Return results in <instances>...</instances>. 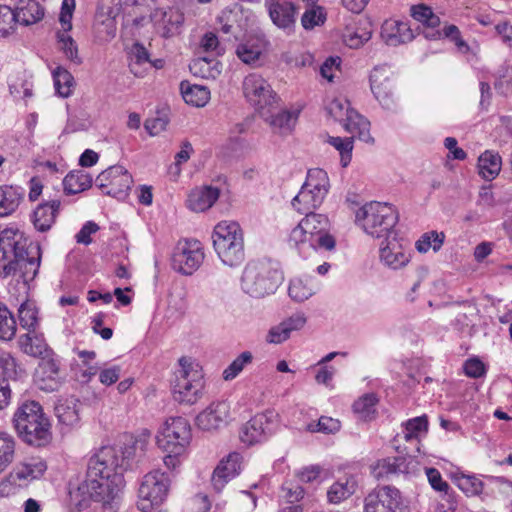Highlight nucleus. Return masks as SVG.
Here are the masks:
<instances>
[{
  "label": "nucleus",
  "instance_id": "obj_43",
  "mask_svg": "<svg viewBox=\"0 0 512 512\" xmlns=\"http://www.w3.org/2000/svg\"><path fill=\"white\" fill-rule=\"evenodd\" d=\"M15 451L14 437L5 431H0V474L13 463Z\"/></svg>",
  "mask_w": 512,
  "mask_h": 512
},
{
  "label": "nucleus",
  "instance_id": "obj_7",
  "mask_svg": "<svg viewBox=\"0 0 512 512\" xmlns=\"http://www.w3.org/2000/svg\"><path fill=\"white\" fill-rule=\"evenodd\" d=\"M212 239L214 249L225 265L235 267L244 261L243 231L237 222H219L214 227Z\"/></svg>",
  "mask_w": 512,
  "mask_h": 512
},
{
  "label": "nucleus",
  "instance_id": "obj_5",
  "mask_svg": "<svg viewBox=\"0 0 512 512\" xmlns=\"http://www.w3.org/2000/svg\"><path fill=\"white\" fill-rule=\"evenodd\" d=\"M119 452L117 446H105L89 459L85 478L89 485H99L97 481L105 480L115 487L124 486L123 470L127 463Z\"/></svg>",
  "mask_w": 512,
  "mask_h": 512
},
{
  "label": "nucleus",
  "instance_id": "obj_27",
  "mask_svg": "<svg viewBox=\"0 0 512 512\" xmlns=\"http://www.w3.org/2000/svg\"><path fill=\"white\" fill-rule=\"evenodd\" d=\"M261 117L271 127L274 133L280 135L291 133L297 120V114L287 110L277 111L275 113L270 110L267 112L261 111Z\"/></svg>",
  "mask_w": 512,
  "mask_h": 512
},
{
  "label": "nucleus",
  "instance_id": "obj_47",
  "mask_svg": "<svg viewBox=\"0 0 512 512\" xmlns=\"http://www.w3.org/2000/svg\"><path fill=\"white\" fill-rule=\"evenodd\" d=\"M378 399L374 393L365 394L353 404L354 412L363 420H370L376 413Z\"/></svg>",
  "mask_w": 512,
  "mask_h": 512
},
{
  "label": "nucleus",
  "instance_id": "obj_12",
  "mask_svg": "<svg viewBox=\"0 0 512 512\" xmlns=\"http://www.w3.org/2000/svg\"><path fill=\"white\" fill-rule=\"evenodd\" d=\"M170 479L168 475L160 470L147 473L139 487L140 502L138 507L141 510H148L164 502L168 495Z\"/></svg>",
  "mask_w": 512,
  "mask_h": 512
},
{
  "label": "nucleus",
  "instance_id": "obj_18",
  "mask_svg": "<svg viewBox=\"0 0 512 512\" xmlns=\"http://www.w3.org/2000/svg\"><path fill=\"white\" fill-rule=\"evenodd\" d=\"M35 381L41 390H58L62 383L59 362L54 358L42 357L36 370Z\"/></svg>",
  "mask_w": 512,
  "mask_h": 512
},
{
  "label": "nucleus",
  "instance_id": "obj_63",
  "mask_svg": "<svg viewBox=\"0 0 512 512\" xmlns=\"http://www.w3.org/2000/svg\"><path fill=\"white\" fill-rule=\"evenodd\" d=\"M289 337L290 333L288 332V329L283 324V322H281L269 330L266 340L269 343L280 344L287 340Z\"/></svg>",
  "mask_w": 512,
  "mask_h": 512
},
{
  "label": "nucleus",
  "instance_id": "obj_33",
  "mask_svg": "<svg viewBox=\"0 0 512 512\" xmlns=\"http://www.w3.org/2000/svg\"><path fill=\"white\" fill-rule=\"evenodd\" d=\"M190 72L204 79H216L222 72V64L216 57L198 56L189 64Z\"/></svg>",
  "mask_w": 512,
  "mask_h": 512
},
{
  "label": "nucleus",
  "instance_id": "obj_60",
  "mask_svg": "<svg viewBox=\"0 0 512 512\" xmlns=\"http://www.w3.org/2000/svg\"><path fill=\"white\" fill-rule=\"evenodd\" d=\"M198 49L199 54L214 52L216 55H219L221 52L219 51V40L216 34L212 32L205 33L201 38Z\"/></svg>",
  "mask_w": 512,
  "mask_h": 512
},
{
  "label": "nucleus",
  "instance_id": "obj_21",
  "mask_svg": "<svg viewBox=\"0 0 512 512\" xmlns=\"http://www.w3.org/2000/svg\"><path fill=\"white\" fill-rule=\"evenodd\" d=\"M272 22L279 28H290L295 23L297 8L290 0H265Z\"/></svg>",
  "mask_w": 512,
  "mask_h": 512
},
{
  "label": "nucleus",
  "instance_id": "obj_10",
  "mask_svg": "<svg viewBox=\"0 0 512 512\" xmlns=\"http://www.w3.org/2000/svg\"><path fill=\"white\" fill-rule=\"evenodd\" d=\"M179 366L173 382L174 398L180 403L192 405L203 396L205 382L202 369L187 357L179 359Z\"/></svg>",
  "mask_w": 512,
  "mask_h": 512
},
{
  "label": "nucleus",
  "instance_id": "obj_40",
  "mask_svg": "<svg viewBox=\"0 0 512 512\" xmlns=\"http://www.w3.org/2000/svg\"><path fill=\"white\" fill-rule=\"evenodd\" d=\"M264 50L260 39H249L237 46L236 55L245 64H254L259 60Z\"/></svg>",
  "mask_w": 512,
  "mask_h": 512
},
{
  "label": "nucleus",
  "instance_id": "obj_55",
  "mask_svg": "<svg viewBox=\"0 0 512 512\" xmlns=\"http://www.w3.org/2000/svg\"><path fill=\"white\" fill-rule=\"evenodd\" d=\"M13 10L6 5H0V37H6L14 32L16 27Z\"/></svg>",
  "mask_w": 512,
  "mask_h": 512
},
{
  "label": "nucleus",
  "instance_id": "obj_32",
  "mask_svg": "<svg viewBox=\"0 0 512 512\" xmlns=\"http://www.w3.org/2000/svg\"><path fill=\"white\" fill-rule=\"evenodd\" d=\"M60 201L53 200L37 206L33 213V224L40 232L48 231L54 224L60 208Z\"/></svg>",
  "mask_w": 512,
  "mask_h": 512
},
{
  "label": "nucleus",
  "instance_id": "obj_41",
  "mask_svg": "<svg viewBox=\"0 0 512 512\" xmlns=\"http://www.w3.org/2000/svg\"><path fill=\"white\" fill-rule=\"evenodd\" d=\"M19 344L24 353L34 357H45L48 351L44 339L34 332H28L19 338Z\"/></svg>",
  "mask_w": 512,
  "mask_h": 512
},
{
  "label": "nucleus",
  "instance_id": "obj_1",
  "mask_svg": "<svg viewBox=\"0 0 512 512\" xmlns=\"http://www.w3.org/2000/svg\"><path fill=\"white\" fill-rule=\"evenodd\" d=\"M31 255L27 239L17 229L0 232V278L18 276L24 284L32 281L40 266L39 248Z\"/></svg>",
  "mask_w": 512,
  "mask_h": 512
},
{
  "label": "nucleus",
  "instance_id": "obj_14",
  "mask_svg": "<svg viewBox=\"0 0 512 512\" xmlns=\"http://www.w3.org/2000/svg\"><path fill=\"white\" fill-rule=\"evenodd\" d=\"M404 499L391 485L377 486L364 499V512H403Z\"/></svg>",
  "mask_w": 512,
  "mask_h": 512
},
{
  "label": "nucleus",
  "instance_id": "obj_15",
  "mask_svg": "<svg viewBox=\"0 0 512 512\" xmlns=\"http://www.w3.org/2000/svg\"><path fill=\"white\" fill-rule=\"evenodd\" d=\"M133 183L131 174L121 165H113L96 178L97 187L108 196L125 199Z\"/></svg>",
  "mask_w": 512,
  "mask_h": 512
},
{
  "label": "nucleus",
  "instance_id": "obj_3",
  "mask_svg": "<svg viewBox=\"0 0 512 512\" xmlns=\"http://www.w3.org/2000/svg\"><path fill=\"white\" fill-rule=\"evenodd\" d=\"M192 439L191 426L183 417H171L167 419L156 436V443L163 452L165 466L174 470L180 465L182 456Z\"/></svg>",
  "mask_w": 512,
  "mask_h": 512
},
{
  "label": "nucleus",
  "instance_id": "obj_28",
  "mask_svg": "<svg viewBox=\"0 0 512 512\" xmlns=\"http://www.w3.org/2000/svg\"><path fill=\"white\" fill-rule=\"evenodd\" d=\"M411 16L426 27L423 31L425 38L437 39L441 36V32L435 30L440 24V18L434 14L430 7L424 4L414 5L411 7Z\"/></svg>",
  "mask_w": 512,
  "mask_h": 512
},
{
  "label": "nucleus",
  "instance_id": "obj_34",
  "mask_svg": "<svg viewBox=\"0 0 512 512\" xmlns=\"http://www.w3.org/2000/svg\"><path fill=\"white\" fill-rule=\"evenodd\" d=\"M323 200L322 196L303 185L299 193L293 198L291 204L298 213L306 215L318 208Z\"/></svg>",
  "mask_w": 512,
  "mask_h": 512
},
{
  "label": "nucleus",
  "instance_id": "obj_30",
  "mask_svg": "<svg viewBox=\"0 0 512 512\" xmlns=\"http://www.w3.org/2000/svg\"><path fill=\"white\" fill-rule=\"evenodd\" d=\"M13 10L17 24L29 26L40 21L44 10L36 0H19Z\"/></svg>",
  "mask_w": 512,
  "mask_h": 512
},
{
  "label": "nucleus",
  "instance_id": "obj_61",
  "mask_svg": "<svg viewBox=\"0 0 512 512\" xmlns=\"http://www.w3.org/2000/svg\"><path fill=\"white\" fill-rule=\"evenodd\" d=\"M464 372L470 378H480L486 374V367L480 359L470 358L464 363Z\"/></svg>",
  "mask_w": 512,
  "mask_h": 512
},
{
  "label": "nucleus",
  "instance_id": "obj_52",
  "mask_svg": "<svg viewBox=\"0 0 512 512\" xmlns=\"http://www.w3.org/2000/svg\"><path fill=\"white\" fill-rule=\"evenodd\" d=\"M253 355L249 351L242 352L232 363L223 371V378L226 381L236 378L244 367L252 363Z\"/></svg>",
  "mask_w": 512,
  "mask_h": 512
},
{
  "label": "nucleus",
  "instance_id": "obj_59",
  "mask_svg": "<svg viewBox=\"0 0 512 512\" xmlns=\"http://www.w3.org/2000/svg\"><path fill=\"white\" fill-rule=\"evenodd\" d=\"M289 296L295 301L302 302L313 295V290L309 288L302 280L296 279L290 283Z\"/></svg>",
  "mask_w": 512,
  "mask_h": 512
},
{
  "label": "nucleus",
  "instance_id": "obj_23",
  "mask_svg": "<svg viewBox=\"0 0 512 512\" xmlns=\"http://www.w3.org/2000/svg\"><path fill=\"white\" fill-rule=\"evenodd\" d=\"M386 245L380 246V259L388 267L399 269L409 262V255L405 253L402 245L393 237H384Z\"/></svg>",
  "mask_w": 512,
  "mask_h": 512
},
{
  "label": "nucleus",
  "instance_id": "obj_8",
  "mask_svg": "<svg viewBox=\"0 0 512 512\" xmlns=\"http://www.w3.org/2000/svg\"><path fill=\"white\" fill-rule=\"evenodd\" d=\"M356 224L375 238L389 237L398 222V213L387 203L370 202L356 212Z\"/></svg>",
  "mask_w": 512,
  "mask_h": 512
},
{
  "label": "nucleus",
  "instance_id": "obj_26",
  "mask_svg": "<svg viewBox=\"0 0 512 512\" xmlns=\"http://www.w3.org/2000/svg\"><path fill=\"white\" fill-rule=\"evenodd\" d=\"M151 431L142 429L136 436L127 435L121 445H116L120 456H123L124 461L128 464L129 460L137 455V452L144 453L147 449L151 438Z\"/></svg>",
  "mask_w": 512,
  "mask_h": 512
},
{
  "label": "nucleus",
  "instance_id": "obj_19",
  "mask_svg": "<svg viewBox=\"0 0 512 512\" xmlns=\"http://www.w3.org/2000/svg\"><path fill=\"white\" fill-rule=\"evenodd\" d=\"M230 406L225 401L213 402L196 417V425L204 431L220 428L227 422Z\"/></svg>",
  "mask_w": 512,
  "mask_h": 512
},
{
  "label": "nucleus",
  "instance_id": "obj_56",
  "mask_svg": "<svg viewBox=\"0 0 512 512\" xmlns=\"http://www.w3.org/2000/svg\"><path fill=\"white\" fill-rule=\"evenodd\" d=\"M340 422L332 417L322 416L317 423H310L307 430L310 432L335 433L340 430Z\"/></svg>",
  "mask_w": 512,
  "mask_h": 512
},
{
  "label": "nucleus",
  "instance_id": "obj_48",
  "mask_svg": "<svg viewBox=\"0 0 512 512\" xmlns=\"http://www.w3.org/2000/svg\"><path fill=\"white\" fill-rule=\"evenodd\" d=\"M53 79L55 89L60 96L69 97L72 94L74 78L68 70L57 67L53 72Z\"/></svg>",
  "mask_w": 512,
  "mask_h": 512
},
{
  "label": "nucleus",
  "instance_id": "obj_17",
  "mask_svg": "<svg viewBox=\"0 0 512 512\" xmlns=\"http://www.w3.org/2000/svg\"><path fill=\"white\" fill-rule=\"evenodd\" d=\"M243 93L245 98L260 112L266 107H271L277 96L270 84L259 74L251 73L243 80Z\"/></svg>",
  "mask_w": 512,
  "mask_h": 512
},
{
  "label": "nucleus",
  "instance_id": "obj_62",
  "mask_svg": "<svg viewBox=\"0 0 512 512\" xmlns=\"http://www.w3.org/2000/svg\"><path fill=\"white\" fill-rule=\"evenodd\" d=\"M168 125V120L166 117L156 116L146 119L144 123V127L147 132L152 135H158L162 131L166 129Z\"/></svg>",
  "mask_w": 512,
  "mask_h": 512
},
{
  "label": "nucleus",
  "instance_id": "obj_38",
  "mask_svg": "<svg viewBox=\"0 0 512 512\" xmlns=\"http://www.w3.org/2000/svg\"><path fill=\"white\" fill-rule=\"evenodd\" d=\"M22 200V193L17 187L0 186V217L13 214Z\"/></svg>",
  "mask_w": 512,
  "mask_h": 512
},
{
  "label": "nucleus",
  "instance_id": "obj_42",
  "mask_svg": "<svg viewBox=\"0 0 512 512\" xmlns=\"http://www.w3.org/2000/svg\"><path fill=\"white\" fill-rule=\"evenodd\" d=\"M303 185L323 198L326 197L330 187L327 173L319 168L310 169L308 171L306 181Z\"/></svg>",
  "mask_w": 512,
  "mask_h": 512
},
{
  "label": "nucleus",
  "instance_id": "obj_53",
  "mask_svg": "<svg viewBox=\"0 0 512 512\" xmlns=\"http://www.w3.org/2000/svg\"><path fill=\"white\" fill-rule=\"evenodd\" d=\"M326 20V13L320 6H314L304 12L301 24L304 29L310 30L316 26L323 25Z\"/></svg>",
  "mask_w": 512,
  "mask_h": 512
},
{
  "label": "nucleus",
  "instance_id": "obj_22",
  "mask_svg": "<svg viewBox=\"0 0 512 512\" xmlns=\"http://www.w3.org/2000/svg\"><path fill=\"white\" fill-rule=\"evenodd\" d=\"M371 36V22L367 18L361 17L345 28L343 41L348 47L358 49L368 42L371 39Z\"/></svg>",
  "mask_w": 512,
  "mask_h": 512
},
{
  "label": "nucleus",
  "instance_id": "obj_45",
  "mask_svg": "<svg viewBox=\"0 0 512 512\" xmlns=\"http://www.w3.org/2000/svg\"><path fill=\"white\" fill-rule=\"evenodd\" d=\"M17 330L16 320L6 305L0 302V340L10 341Z\"/></svg>",
  "mask_w": 512,
  "mask_h": 512
},
{
  "label": "nucleus",
  "instance_id": "obj_13",
  "mask_svg": "<svg viewBox=\"0 0 512 512\" xmlns=\"http://www.w3.org/2000/svg\"><path fill=\"white\" fill-rule=\"evenodd\" d=\"M205 254L200 241L183 239L178 241L172 255L173 268L184 274L192 275L203 263Z\"/></svg>",
  "mask_w": 512,
  "mask_h": 512
},
{
  "label": "nucleus",
  "instance_id": "obj_6",
  "mask_svg": "<svg viewBox=\"0 0 512 512\" xmlns=\"http://www.w3.org/2000/svg\"><path fill=\"white\" fill-rule=\"evenodd\" d=\"M282 280V274L276 264L269 260L249 262L244 268L241 286L245 293L262 298L276 291Z\"/></svg>",
  "mask_w": 512,
  "mask_h": 512
},
{
  "label": "nucleus",
  "instance_id": "obj_46",
  "mask_svg": "<svg viewBox=\"0 0 512 512\" xmlns=\"http://www.w3.org/2000/svg\"><path fill=\"white\" fill-rule=\"evenodd\" d=\"M59 49L65 54L66 58L76 65L82 63V58L78 54V47L74 39L66 32H57Z\"/></svg>",
  "mask_w": 512,
  "mask_h": 512
},
{
  "label": "nucleus",
  "instance_id": "obj_29",
  "mask_svg": "<svg viewBox=\"0 0 512 512\" xmlns=\"http://www.w3.org/2000/svg\"><path fill=\"white\" fill-rule=\"evenodd\" d=\"M381 36L390 46H397L414 38L408 24L400 21H386L382 26Z\"/></svg>",
  "mask_w": 512,
  "mask_h": 512
},
{
  "label": "nucleus",
  "instance_id": "obj_25",
  "mask_svg": "<svg viewBox=\"0 0 512 512\" xmlns=\"http://www.w3.org/2000/svg\"><path fill=\"white\" fill-rule=\"evenodd\" d=\"M219 195V189L215 187L195 188L188 195L187 207L194 212H204L213 206Z\"/></svg>",
  "mask_w": 512,
  "mask_h": 512
},
{
  "label": "nucleus",
  "instance_id": "obj_2",
  "mask_svg": "<svg viewBox=\"0 0 512 512\" xmlns=\"http://www.w3.org/2000/svg\"><path fill=\"white\" fill-rule=\"evenodd\" d=\"M329 231L330 221L326 215L309 212L291 230L288 243L301 254L309 250L331 251L335 248L336 240Z\"/></svg>",
  "mask_w": 512,
  "mask_h": 512
},
{
  "label": "nucleus",
  "instance_id": "obj_64",
  "mask_svg": "<svg viewBox=\"0 0 512 512\" xmlns=\"http://www.w3.org/2000/svg\"><path fill=\"white\" fill-rule=\"evenodd\" d=\"M441 500L438 503L439 512H454L457 507L455 496L450 491V488L442 492Z\"/></svg>",
  "mask_w": 512,
  "mask_h": 512
},
{
  "label": "nucleus",
  "instance_id": "obj_44",
  "mask_svg": "<svg viewBox=\"0 0 512 512\" xmlns=\"http://www.w3.org/2000/svg\"><path fill=\"white\" fill-rule=\"evenodd\" d=\"M356 484L351 479L337 481L327 491V499L331 504H338L355 493Z\"/></svg>",
  "mask_w": 512,
  "mask_h": 512
},
{
  "label": "nucleus",
  "instance_id": "obj_31",
  "mask_svg": "<svg viewBox=\"0 0 512 512\" xmlns=\"http://www.w3.org/2000/svg\"><path fill=\"white\" fill-rule=\"evenodd\" d=\"M82 403L75 397L59 400L55 406V414L59 422L67 427H74L80 421Z\"/></svg>",
  "mask_w": 512,
  "mask_h": 512
},
{
  "label": "nucleus",
  "instance_id": "obj_50",
  "mask_svg": "<svg viewBox=\"0 0 512 512\" xmlns=\"http://www.w3.org/2000/svg\"><path fill=\"white\" fill-rule=\"evenodd\" d=\"M19 321L23 328L34 332L38 325V311L34 304L25 302L19 308Z\"/></svg>",
  "mask_w": 512,
  "mask_h": 512
},
{
  "label": "nucleus",
  "instance_id": "obj_49",
  "mask_svg": "<svg viewBox=\"0 0 512 512\" xmlns=\"http://www.w3.org/2000/svg\"><path fill=\"white\" fill-rule=\"evenodd\" d=\"M445 235L443 232L438 233L437 231H430L424 233L420 239L416 242V249L420 253H426L430 248L434 251H438L444 242Z\"/></svg>",
  "mask_w": 512,
  "mask_h": 512
},
{
  "label": "nucleus",
  "instance_id": "obj_39",
  "mask_svg": "<svg viewBox=\"0 0 512 512\" xmlns=\"http://www.w3.org/2000/svg\"><path fill=\"white\" fill-rule=\"evenodd\" d=\"M92 185V177L83 170L71 171L64 180L63 186L66 194H77L89 189Z\"/></svg>",
  "mask_w": 512,
  "mask_h": 512
},
{
  "label": "nucleus",
  "instance_id": "obj_54",
  "mask_svg": "<svg viewBox=\"0 0 512 512\" xmlns=\"http://www.w3.org/2000/svg\"><path fill=\"white\" fill-rule=\"evenodd\" d=\"M241 464L242 456L237 452H233L226 459H222L215 469H221V473L235 478L240 473Z\"/></svg>",
  "mask_w": 512,
  "mask_h": 512
},
{
  "label": "nucleus",
  "instance_id": "obj_16",
  "mask_svg": "<svg viewBox=\"0 0 512 512\" xmlns=\"http://www.w3.org/2000/svg\"><path fill=\"white\" fill-rule=\"evenodd\" d=\"M370 88L383 108L394 110L397 106L393 71L387 65L374 67L370 74Z\"/></svg>",
  "mask_w": 512,
  "mask_h": 512
},
{
  "label": "nucleus",
  "instance_id": "obj_51",
  "mask_svg": "<svg viewBox=\"0 0 512 512\" xmlns=\"http://www.w3.org/2000/svg\"><path fill=\"white\" fill-rule=\"evenodd\" d=\"M354 137L351 135V137L346 138L329 137L328 139V143L339 151L343 167H346L351 161Z\"/></svg>",
  "mask_w": 512,
  "mask_h": 512
},
{
  "label": "nucleus",
  "instance_id": "obj_57",
  "mask_svg": "<svg viewBox=\"0 0 512 512\" xmlns=\"http://www.w3.org/2000/svg\"><path fill=\"white\" fill-rule=\"evenodd\" d=\"M458 487L467 495H478L483 490V483L475 476L462 475L457 479Z\"/></svg>",
  "mask_w": 512,
  "mask_h": 512
},
{
  "label": "nucleus",
  "instance_id": "obj_58",
  "mask_svg": "<svg viewBox=\"0 0 512 512\" xmlns=\"http://www.w3.org/2000/svg\"><path fill=\"white\" fill-rule=\"evenodd\" d=\"M427 430L426 417H416L407 421L404 430V439L412 441L418 438L421 431Z\"/></svg>",
  "mask_w": 512,
  "mask_h": 512
},
{
  "label": "nucleus",
  "instance_id": "obj_9",
  "mask_svg": "<svg viewBox=\"0 0 512 512\" xmlns=\"http://www.w3.org/2000/svg\"><path fill=\"white\" fill-rule=\"evenodd\" d=\"M99 485H89V480H84L76 490L70 492V497L78 510L86 509L91 501L101 504L103 512H116L122 501L124 486L115 487L108 481H97Z\"/></svg>",
  "mask_w": 512,
  "mask_h": 512
},
{
  "label": "nucleus",
  "instance_id": "obj_11",
  "mask_svg": "<svg viewBox=\"0 0 512 512\" xmlns=\"http://www.w3.org/2000/svg\"><path fill=\"white\" fill-rule=\"evenodd\" d=\"M327 113L343 124L344 129L364 142L372 141L369 121L350 108L345 99H334L326 107Z\"/></svg>",
  "mask_w": 512,
  "mask_h": 512
},
{
  "label": "nucleus",
  "instance_id": "obj_35",
  "mask_svg": "<svg viewBox=\"0 0 512 512\" xmlns=\"http://www.w3.org/2000/svg\"><path fill=\"white\" fill-rule=\"evenodd\" d=\"M180 91L184 101L196 107H203L210 99V91L201 85H191L188 81H182Z\"/></svg>",
  "mask_w": 512,
  "mask_h": 512
},
{
  "label": "nucleus",
  "instance_id": "obj_36",
  "mask_svg": "<svg viewBox=\"0 0 512 512\" xmlns=\"http://www.w3.org/2000/svg\"><path fill=\"white\" fill-rule=\"evenodd\" d=\"M404 471L405 459L402 457H388L378 460L372 468V473L378 480Z\"/></svg>",
  "mask_w": 512,
  "mask_h": 512
},
{
  "label": "nucleus",
  "instance_id": "obj_37",
  "mask_svg": "<svg viewBox=\"0 0 512 512\" xmlns=\"http://www.w3.org/2000/svg\"><path fill=\"white\" fill-rule=\"evenodd\" d=\"M501 165L500 155L493 151H485L478 159L479 173L485 180H493L499 174Z\"/></svg>",
  "mask_w": 512,
  "mask_h": 512
},
{
  "label": "nucleus",
  "instance_id": "obj_20",
  "mask_svg": "<svg viewBox=\"0 0 512 512\" xmlns=\"http://www.w3.org/2000/svg\"><path fill=\"white\" fill-rule=\"evenodd\" d=\"M271 432L269 418L265 414H257L242 426L239 437L244 444L254 445L264 441Z\"/></svg>",
  "mask_w": 512,
  "mask_h": 512
},
{
  "label": "nucleus",
  "instance_id": "obj_24",
  "mask_svg": "<svg viewBox=\"0 0 512 512\" xmlns=\"http://www.w3.org/2000/svg\"><path fill=\"white\" fill-rule=\"evenodd\" d=\"M46 468V464L43 461L32 460L17 464L9 473L19 488H23L33 480L40 478L46 471Z\"/></svg>",
  "mask_w": 512,
  "mask_h": 512
},
{
  "label": "nucleus",
  "instance_id": "obj_4",
  "mask_svg": "<svg viewBox=\"0 0 512 512\" xmlns=\"http://www.w3.org/2000/svg\"><path fill=\"white\" fill-rule=\"evenodd\" d=\"M13 422L19 437L29 445L40 447L49 443L50 423L38 402L23 403L16 410Z\"/></svg>",
  "mask_w": 512,
  "mask_h": 512
}]
</instances>
